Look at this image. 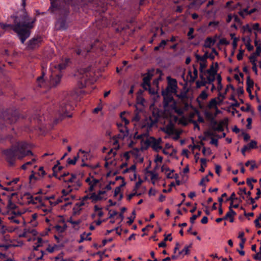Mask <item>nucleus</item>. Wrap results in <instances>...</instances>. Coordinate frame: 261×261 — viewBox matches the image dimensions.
Here are the masks:
<instances>
[{
    "label": "nucleus",
    "instance_id": "obj_19",
    "mask_svg": "<svg viewBox=\"0 0 261 261\" xmlns=\"http://www.w3.org/2000/svg\"><path fill=\"white\" fill-rule=\"evenodd\" d=\"M216 42L215 38H213L211 37H207L205 41L203 46L205 48H211Z\"/></svg>",
    "mask_w": 261,
    "mask_h": 261
},
{
    "label": "nucleus",
    "instance_id": "obj_51",
    "mask_svg": "<svg viewBox=\"0 0 261 261\" xmlns=\"http://www.w3.org/2000/svg\"><path fill=\"white\" fill-rule=\"evenodd\" d=\"M256 56L254 55V54H252L249 58V59L250 61V62L251 63V64H254V63H256Z\"/></svg>",
    "mask_w": 261,
    "mask_h": 261
},
{
    "label": "nucleus",
    "instance_id": "obj_28",
    "mask_svg": "<svg viewBox=\"0 0 261 261\" xmlns=\"http://www.w3.org/2000/svg\"><path fill=\"white\" fill-rule=\"evenodd\" d=\"M249 150L256 149L257 148V142L254 140H251L250 143L246 145Z\"/></svg>",
    "mask_w": 261,
    "mask_h": 261
},
{
    "label": "nucleus",
    "instance_id": "obj_34",
    "mask_svg": "<svg viewBox=\"0 0 261 261\" xmlns=\"http://www.w3.org/2000/svg\"><path fill=\"white\" fill-rule=\"evenodd\" d=\"M247 87L252 88L254 85V82L251 79L250 76H248L246 81Z\"/></svg>",
    "mask_w": 261,
    "mask_h": 261
},
{
    "label": "nucleus",
    "instance_id": "obj_25",
    "mask_svg": "<svg viewBox=\"0 0 261 261\" xmlns=\"http://www.w3.org/2000/svg\"><path fill=\"white\" fill-rule=\"evenodd\" d=\"M90 199L92 200V203H95L98 201L101 200L102 199V197L96 194L95 193H92L90 195Z\"/></svg>",
    "mask_w": 261,
    "mask_h": 261
},
{
    "label": "nucleus",
    "instance_id": "obj_60",
    "mask_svg": "<svg viewBox=\"0 0 261 261\" xmlns=\"http://www.w3.org/2000/svg\"><path fill=\"white\" fill-rule=\"evenodd\" d=\"M168 42V40H162L159 45V47L162 48H164Z\"/></svg>",
    "mask_w": 261,
    "mask_h": 261
},
{
    "label": "nucleus",
    "instance_id": "obj_61",
    "mask_svg": "<svg viewBox=\"0 0 261 261\" xmlns=\"http://www.w3.org/2000/svg\"><path fill=\"white\" fill-rule=\"evenodd\" d=\"M259 198V196H256L254 198H253L251 197H249L248 199L250 201V204H254L255 201L258 200Z\"/></svg>",
    "mask_w": 261,
    "mask_h": 261
},
{
    "label": "nucleus",
    "instance_id": "obj_56",
    "mask_svg": "<svg viewBox=\"0 0 261 261\" xmlns=\"http://www.w3.org/2000/svg\"><path fill=\"white\" fill-rule=\"evenodd\" d=\"M242 135L243 136L244 140L245 142L248 141L250 139V136L249 134L245 133V132H241Z\"/></svg>",
    "mask_w": 261,
    "mask_h": 261
},
{
    "label": "nucleus",
    "instance_id": "obj_11",
    "mask_svg": "<svg viewBox=\"0 0 261 261\" xmlns=\"http://www.w3.org/2000/svg\"><path fill=\"white\" fill-rule=\"evenodd\" d=\"M154 69H148L147 72L142 74V76H143V82L141 84V86L144 89V90H147V87H150V81L154 75Z\"/></svg>",
    "mask_w": 261,
    "mask_h": 261
},
{
    "label": "nucleus",
    "instance_id": "obj_53",
    "mask_svg": "<svg viewBox=\"0 0 261 261\" xmlns=\"http://www.w3.org/2000/svg\"><path fill=\"white\" fill-rule=\"evenodd\" d=\"M219 44L221 45H228L229 41H227L225 38H223L220 39Z\"/></svg>",
    "mask_w": 261,
    "mask_h": 261
},
{
    "label": "nucleus",
    "instance_id": "obj_29",
    "mask_svg": "<svg viewBox=\"0 0 261 261\" xmlns=\"http://www.w3.org/2000/svg\"><path fill=\"white\" fill-rule=\"evenodd\" d=\"M200 161L201 162V167L199 171L201 172H203L205 170L204 168L206 167L207 160L205 158H201Z\"/></svg>",
    "mask_w": 261,
    "mask_h": 261
},
{
    "label": "nucleus",
    "instance_id": "obj_48",
    "mask_svg": "<svg viewBox=\"0 0 261 261\" xmlns=\"http://www.w3.org/2000/svg\"><path fill=\"white\" fill-rule=\"evenodd\" d=\"M205 137V133H204L203 135H200L198 137L200 139V141L199 142H198L197 143H198L199 145L202 146L203 147H204V143L203 142V141H207V140H203L202 138Z\"/></svg>",
    "mask_w": 261,
    "mask_h": 261
},
{
    "label": "nucleus",
    "instance_id": "obj_18",
    "mask_svg": "<svg viewBox=\"0 0 261 261\" xmlns=\"http://www.w3.org/2000/svg\"><path fill=\"white\" fill-rule=\"evenodd\" d=\"M218 69V63L217 62H216L215 63V67L214 66V65L212 64L210 66V68L206 70V72L210 76H214V75H217Z\"/></svg>",
    "mask_w": 261,
    "mask_h": 261
},
{
    "label": "nucleus",
    "instance_id": "obj_12",
    "mask_svg": "<svg viewBox=\"0 0 261 261\" xmlns=\"http://www.w3.org/2000/svg\"><path fill=\"white\" fill-rule=\"evenodd\" d=\"M167 79L168 81V85L166 89L163 90L162 91L165 92L166 93L176 94V93H177L178 88L176 80L173 79L170 76H168Z\"/></svg>",
    "mask_w": 261,
    "mask_h": 261
},
{
    "label": "nucleus",
    "instance_id": "obj_43",
    "mask_svg": "<svg viewBox=\"0 0 261 261\" xmlns=\"http://www.w3.org/2000/svg\"><path fill=\"white\" fill-rule=\"evenodd\" d=\"M142 182V180L140 178H139V180L135 184L133 191H136L139 188Z\"/></svg>",
    "mask_w": 261,
    "mask_h": 261
},
{
    "label": "nucleus",
    "instance_id": "obj_47",
    "mask_svg": "<svg viewBox=\"0 0 261 261\" xmlns=\"http://www.w3.org/2000/svg\"><path fill=\"white\" fill-rule=\"evenodd\" d=\"M239 190L240 191H243V193L247 195V197L248 199L249 198V197H251L250 196L251 195V192L250 191L246 192V188H240L239 189Z\"/></svg>",
    "mask_w": 261,
    "mask_h": 261
},
{
    "label": "nucleus",
    "instance_id": "obj_54",
    "mask_svg": "<svg viewBox=\"0 0 261 261\" xmlns=\"http://www.w3.org/2000/svg\"><path fill=\"white\" fill-rule=\"evenodd\" d=\"M76 176L74 174H71V177L68 180L64 179L65 182H73L74 180L76 178Z\"/></svg>",
    "mask_w": 261,
    "mask_h": 261
},
{
    "label": "nucleus",
    "instance_id": "obj_9",
    "mask_svg": "<svg viewBox=\"0 0 261 261\" xmlns=\"http://www.w3.org/2000/svg\"><path fill=\"white\" fill-rule=\"evenodd\" d=\"M161 142V138L156 139L153 137H150L144 142V144L146 146L144 149H147L149 147H151L155 151L158 152L162 149V147L160 145Z\"/></svg>",
    "mask_w": 261,
    "mask_h": 261
},
{
    "label": "nucleus",
    "instance_id": "obj_37",
    "mask_svg": "<svg viewBox=\"0 0 261 261\" xmlns=\"http://www.w3.org/2000/svg\"><path fill=\"white\" fill-rule=\"evenodd\" d=\"M177 107V106L176 101H175V100H174V101L171 102V104L169 103V106L168 108V109H169L171 110L174 111Z\"/></svg>",
    "mask_w": 261,
    "mask_h": 261
},
{
    "label": "nucleus",
    "instance_id": "obj_23",
    "mask_svg": "<svg viewBox=\"0 0 261 261\" xmlns=\"http://www.w3.org/2000/svg\"><path fill=\"white\" fill-rule=\"evenodd\" d=\"M170 136H172L174 140H177L180 135L183 132H164Z\"/></svg>",
    "mask_w": 261,
    "mask_h": 261
},
{
    "label": "nucleus",
    "instance_id": "obj_52",
    "mask_svg": "<svg viewBox=\"0 0 261 261\" xmlns=\"http://www.w3.org/2000/svg\"><path fill=\"white\" fill-rule=\"evenodd\" d=\"M137 103L142 106L144 105L145 99L141 96H138L137 98Z\"/></svg>",
    "mask_w": 261,
    "mask_h": 261
},
{
    "label": "nucleus",
    "instance_id": "obj_2",
    "mask_svg": "<svg viewBox=\"0 0 261 261\" xmlns=\"http://www.w3.org/2000/svg\"><path fill=\"white\" fill-rule=\"evenodd\" d=\"M74 102L71 96L67 95L61 101L57 113L55 116L47 117L46 120L45 116H41L40 114H35L30 118V121L32 124H37L38 130H45L53 128L60 121L66 117L70 118L72 114L70 112L74 109Z\"/></svg>",
    "mask_w": 261,
    "mask_h": 261
},
{
    "label": "nucleus",
    "instance_id": "obj_27",
    "mask_svg": "<svg viewBox=\"0 0 261 261\" xmlns=\"http://www.w3.org/2000/svg\"><path fill=\"white\" fill-rule=\"evenodd\" d=\"M147 173H149L151 175V180H152V183L154 185L155 181L153 180L157 179L158 178V174L154 171H147Z\"/></svg>",
    "mask_w": 261,
    "mask_h": 261
},
{
    "label": "nucleus",
    "instance_id": "obj_1",
    "mask_svg": "<svg viewBox=\"0 0 261 261\" xmlns=\"http://www.w3.org/2000/svg\"><path fill=\"white\" fill-rule=\"evenodd\" d=\"M50 6L49 10L56 15V25L58 30L67 29L69 24L74 19V13L80 8L86 6L92 10L98 12L100 15L96 20L95 26L98 29L107 27L111 24V21L102 15L107 10L103 0H49Z\"/></svg>",
    "mask_w": 261,
    "mask_h": 261
},
{
    "label": "nucleus",
    "instance_id": "obj_36",
    "mask_svg": "<svg viewBox=\"0 0 261 261\" xmlns=\"http://www.w3.org/2000/svg\"><path fill=\"white\" fill-rule=\"evenodd\" d=\"M60 164V161H57V164L56 165H55L54 166V167H53V173L52 176L55 177L56 178H57L58 179H59V177L58 176V174H57V171L56 170V169L58 167V165H59Z\"/></svg>",
    "mask_w": 261,
    "mask_h": 261
},
{
    "label": "nucleus",
    "instance_id": "obj_32",
    "mask_svg": "<svg viewBox=\"0 0 261 261\" xmlns=\"http://www.w3.org/2000/svg\"><path fill=\"white\" fill-rule=\"evenodd\" d=\"M7 208L10 210H15L17 208V205L13 202L11 199H9Z\"/></svg>",
    "mask_w": 261,
    "mask_h": 261
},
{
    "label": "nucleus",
    "instance_id": "obj_15",
    "mask_svg": "<svg viewBox=\"0 0 261 261\" xmlns=\"http://www.w3.org/2000/svg\"><path fill=\"white\" fill-rule=\"evenodd\" d=\"M162 95L163 96V107L165 110L167 111L169 106V103H171L175 99L172 95V93L162 91Z\"/></svg>",
    "mask_w": 261,
    "mask_h": 261
},
{
    "label": "nucleus",
    "instance_id": "obj_49",
    "mask_svg": "<svg viewBox=\"0 0 261 261\" xmlns=\"http://www.w3.org/2000/svg\"><path fill=\"white\" fill-rule=\"evenodd\" d=\"M217 105V101L216 100V99L213 98L211 99V100L209 102V107L210 108H213L216 107Z\"/></svg>",
    "mask_w": 261,
    "mask_h": 261
},
{
    "label": "nucleus",
    "instance_id": "obj_58",
    "mask_svg": "<svg viewBox=\"0 0 261 261\" xmlns=\"http://www.w3.org/2000/svg\"><path fill=\"white\" fill-rule=\"evenodd\" d=\"M9 220L11 221V222L16 223V224H19L20 221L19 220L16 219L15 216H11L9 217Z\"/></svg>",
    "mask_w": 261,
    "mask_h": 261
},
{
    "label": "nucleus",
    "instance_id": "obj_44",
    "mask_svg": "<svg viewBox=\"0 0 261 261\" xmlns=\"http://www.w3.org/2000/svg\"><path fill=\"white\" fill-rule=\"evenodd\" d=\"M174 112L176 113L178 116H182L184 114V110L182 108L177 107Z\"/></svg>",
    "mask_w": 261,
    "mask_h": 261
},
{
    "label": "nucleus",
    "instance_id": "obj_33",
    "mask_svg": "<svg viewBox=\"0 0 261 261\" xmlns=\"http://www.w3.org/2000/svg\"><path fill=\"white\" fill-rule=\"evenodd\" d=\"M190 247H191V245L186 246L181 251H180L178 252V255H179L180 254H182L184 253L185 255H187V254H189V253H190L189 248Z\"/></svg>",
    "mask_w": 261,
    "mask_h": 261
},
{
    "label": "nucleus",
    "instance_id": "obj_24",
    "mask_svg": "<svg viewBox=\"0 0 261 261\" xmlns=\"http://www.w3.org/2000/svg\"><path fill=\"white\" fill-rule=\"evenodd\" d=\"M195 57L197 61H200L202 62H207V59H208L207 51H205L204 55L202 56L196 54Z\"/></svg>",
    "mask_w": 261,
    "mask_h": 261
},
{
    "label": "nucleus",
    "instance_id": "obj_22",
    "mask_svg": "<svg viewBox=\"0 0 261 261\" xmlns=\"http://www.w3.org/2000/svg\"><path fill=\"white\" fill-rule=\"evenodd\" d=\"M90 235H91V232H89L88 233H86V232H83L81 234L80 239V240L78 241V242L79 243H81L85 240L91 241L92 240V238L91 237H89Z\"/></svg>",
    "mask_w": 261,
    "mask_h": 261
},
{
    "label": "nucleus",
    "instance_id": "obj_30",
    "mask_svg": "<svg viewBox=\"0 0 261 261\" xmlns=\"http://www.w3.org/2000/svg\"><path fill=\"white\" fill-rule=\"evenodd\" d=\"M202 153L203 155H210L212 153V150L210 147H203L202 149Z\"/></svg>",
    "mask_w": 261,
    "mask_h": 261
},
{
    "label": "nucleus",
    "instance_id": "obj_14",
    "mask_svg": "<svg viewBox=\"0 0 261 261\" xmlns=\"http://www.w3.org/2000/svg\"><path fill=\"white\" fill-rule=\"evenodd\" d=\"M203 132L205 133V137L202 139L207 140L211 139L210 143L217 147L218 146V139L219 138L218 136L216 135L217 132Z\"/></svg>",
    "mask_w": 261,
    "mask_h": 261
},
{
    "label": "nucleus",
    "instance_id": "obj_38",
    "mask_svg": "<svg viewBox=\"0 0 261 261\" xmlns=\"http://www.w3.org/2000/svg\"><path fill=\"white\" fill-rule=\"evenodd\" d=\"M207 84V81H197L196 82V88H200L202 86H204L206 85V84Z\"/></svg>",
    "mask_w": 261,
    "mask_h": 261
},
{
    "label": "nucleus",
    "instance_id": "obj_4",
    "mask_svg": "<svg viewBox=\"0 0 261 261\" xmlns=\"http://www.w3.org/2000/svg\"><path fill=\"white\" fill-rule=\"evenodd\" d=\"M28 144L25 142H18L11 148L4 150L3 154L9 166L14 165L16 158L22 159L25 156L33 155L30 150H27Z\"/></svg>",
    "mask_w": 261,
    "mask_h": 261
},
{
    "label": "nucleus",
    "instance_id": "obj_35",
    "mask_svg": "<svg viewBox=\"0 0 261 261\" xmlns=\"http://www.w3.org/2000/svg\"><path fill=\"white\" fill-rule=\"evenodd\" d=\"M226 217L230 218L237 215V213L231 208V206L229 207V211L226 213Z\"/></svg>",
    "mask_w": 261,
    "mask_h": 261
},
{
    "label": "nucleus",
    "instance_id": "obj_7",
    "mask_svg": "<svg viewBox=\"0 0 261 261\" xmlns=\"http://www.w3.org/2000/svg\"><path fill=\"white\" fill-rule=\"evenodd\" d=\"M19 111L16 109H9L3 111L0 116V123L12 124L15 123L20 117Z\"/></svg>",
    "mask_w": 261,
    "mask_h": 261
},
{
    "label": "nucleus",
    "instance_id": "obj_16",
    "mask_svg": "<svg viewBox=\"0 0 261 261\" xmlns=\"http://www.w3.org/2000/svg\"><path fill=\"white\" fill-rule=\"evenodd\" d=\"M133 11L134 10L132 7L131 6L128 5L124 9H122L121 12H120V14L121 16V17L123 19V20L127 21L128 18L133 14Z\"/></svg>",
    "mask_w": 261,
    "mask_h": 261
},
{
    "label": "nucleus",
    "instance_id": "obj_8",
    "mask_svg": "<svg viewBox=\"0 0 261 261\" xmlns=\"http://www.w3.org/2000/svg\"><path fill=\"white\" fill-rule=\"evenodd\" d=\"M162 115V112L158 109L153 110L151 116L146 118L144 122V126L147 128V130L156 124Z\"/></svg>",
    "mask_w": 261,
    "mask_h": 261
},
{
    "label": "nucleus",
    "instance_id": "obj_40",
    "mask_svg": "<svg viewBox=\"0 0 261 261\" xmlns=\"http://www.w3.org/2000/svg\"><path fill=\"white\" fill-rule=\"evenodd\" d=\"M209 179L207 177V176H206L205 177H203V178H202V179H201V180L200 181L199 183V186H204V187H205V184H204V182L205 181H209Z\"/></svg>",
    "mask_w": 261,
    "mask_h": 261
},
{
    "label": "nucleus",
    "instance_id": "obj_42",
    "mask_svg": "<svg viewBox=\"0 0 261 261\" xmlns=\"http://www.w3.org/2000/svg\"><path fill=\"white\" fill-rule=\"evenodd\" d=\"M35 161L36 160L35 159H33L31 161L27 162L26 163L21 166V169L23 170H26L27 169L28 166L32 165V163Z\"/></svg>",
    "mask_w": 261,
    "mask_h": 261
},
{
    "label": "nucleus",
    "instance_id": "obj_21",
    "mask_svg": "<svg viewBox=\"0 0 261 261\" xmlns=\"http://www.w3.org/2000/svg\"><path fill=\"white\" fill-rule=\"evenodd\" d=\"M193 67L194 69V75H192L191 71L189 70L188 72V75L190 76V81L191 82H194L198 77V70L197 69L196 66L195 65H193Z\"/></svg>",
    "mask_w": 261,
    "mask_h": 261
},
{
    "label": "nucleus",
    "instance_id": "obj_26",
    "mask_svg": "<svg viewBox=\"0 0 261 261\" xmlns=\"http://www.w3.org/2000/svg\"><path fill=\"white\" fill-rule=\"evenodd\" d=\"M188 92V90H187L186 91H181L179 94H177L176 93V94H175V95L179 99L184 100V99L187 98Z\"/></svg>",
    "mask_w": 261,
    "mask_h": 261
},
{
    "label": "nucleus",
    "instance_id": "obj_20",
    "mask_svg": "<svg viewBox=\"0 0 261 261\" xmlns=\"http://www.w3.org/2000/svg\"><path fill=\"white\" fill-rule=\"evenodd\" d=\"M203 2L204 0H193L190 4L189 7L192 9H198Z\"/></svg>",
    "mask_w": 261,
    "mask_h": 261
},
{
    "label": "nucleus",
    "instance_id": "obj_63",
    "mask_svg": "<svg viewBox=\"0 0 261 261\" xmlns=\"http://www.w3.org/2000/svg\"><path fill=\"white\" fill-rule=\"evenodd\" d=\"M261 53V46L259 45L258 46H257L256 48V51L255 53H253V54L256 55V56H260V54Z\"/></svg>",
    "mask_w": 261,
    "mask_h": 261
},
{
    "label": "nucleus",
    "instance_id": "obj_17",
    "mask_svg": "<svg viewBox=\"0 0 261 261\" xmlns=\"http://www.w3.org/2000/svg\"><path fill=\"white\" fill-rule=\"evenodd\" d=\"M62 75L60 74H51L50 77V84L53 87L56 86L61 81Z\"/></svg>",
    "mask_w": 261,
    "mask_h": 261
},
{
    "label": "nucleus",
    "instance_id": "obj_57",
    "mask_svg": "<svg viewBox=\"0 0 261 261\" xmlns=\"http://www.w3.org/2000/svg\"><path fill=\"white\" fill-rule=\"evenodd\" d=\"M208 95L205 91H203L199 95V97L203 100L207 98Z\"/></svg>",
    "mask_w": 261,
    "mask_h": 261
},
{
    "label": "nucleus",
    "instance_id": "obj_46",
    "mask_svg": "<svg viewBox=\"0 0 261 261\" xmlns=\"http://www.w3.org/2000/svg\"><path fill=\"white\" fill-rule=\"evenodd\" d=\"M113 240L112 238H110L109 239H104L102 241V244L99 245V247H102L105 246L108 242H111Z\"/></svg>",
    "mask_w": 261,
    "mask_h": 261
},
{
    "label": "nucleus",
    "instance_id": "obj_45",
    "mask_svg": "<svg viewBox=\"0 0 261 261\" xmlns=\"http://www.w3.org/2000/svg\"><path fill=\"white\" fill-rule=\"evenodd\" d=\"M66 228V226H65L63 227L59 225H57L55 226V228L57 231L60 232H63Z\"/></svg>",
    "mask_w": 261,
    "mask_h": 261
},
{
    "label": "nucleus",
    "instance_id": "obj_3",
    "mask_svg": "<svg viewBox=\"0 0 261 261\" xmlns=\"http://www.w3.org/2000/svg\"><path fill=\"white\" fill-rule=\"evenodd\" d=\"M36 21V18L30 17L25 11H23L21 14L15 17L14 24L0 23V27L4 30L10 29L13 30L17 34L21 43L23 44L30 37L31 30L34 27Z\"/></svg>",
    "mask_w": 261,
    "mask_h": 261
},
{
    "label": "nucleus",
    "instance_id": "obj_55",
    "mask_svg": "<svg viewBox=\"0 0 261 261\" xmlns=\"http://www.w3.org/2000/svg\"><path fill=\"white\" fill-rule=\"evenodd\" d=\"M126 211V208L125 207H123L121 208V213L119 214L118 217L121 219V221H122L124 218L123 213Z\"/></svg>",
    "mask_w": 261,
    "mask_h": 261
},
{
    "label": "nucleus",
    "instance_id": "obj_10",
    "mask_svg": "<svg viewBox=\"0 0 261 261\" xmlns=\"http://www.w3.org/2000/svg\"><path fill=\"white\" fill-rule=\"evenodd\" d=\"M43 42V37L40 35L34 36L27 43V48L29 50H34L38 48Z\"/></svg>",
    "mask_w": 261,
    "mask_h": 261
},
{
    "label": "nucleus",
    "instance_id": "obj_59",
    "mask_svg": "<svg viewBox=\"0 0 261 261\" xmlns=\"http://www.w3.org/2000/svg\"><path fill=\"white\" fill-rule=\"evenodd\" d=\"M199 71H201L202 69H204L207 67V62H201L199 64Z\"/></svg>",
    "mask_w": 261,
    "mask_h": 261
},
{
    "label": "nucleus",
    "instance_id": "obj_41",
    "mask_svg": "<svg viewBox=\"0 0 261 261\" xmlns=\"http://www.w3.org/2000/svg\"><path fill=\"white\" fill-rule=\"evenodd\" d=\"M238 198L236 197V194L234 192H233L230 196L226 199L227 201H230L231 202V204L233 203L234 200H238Z\"/></svg>",
    "mask_w": 261,
    "mask_h": 261
},
{
    "label": "nucleus",
    "instance_id": "obj_5",
    "mask_svg": "<svg viewBox=\"0 0 261 261\" xmlns=\"http://www.w3.org/2000/svg\"><path fill=\"white\" fill-rule=\"evenodd\" d=\"M92 46L90 49H82L80 47L74 48L71 53V58H66L64 62L58 64V69L61 71L66 68L68 65L71 63V60H74L78 64L84 62V60L88 54L91 51Z\"/></svg>",
    "mask_w": 261,
    "mask_h": 261
},
{
    "label": "nucleus",
    "instance_id": "obj_6",
    "mask_svg": "<svg viewBox=\"0 0 261 261\" xmlns=\"http://www.w3.org/2000/svg\"><path fill=\"white\" fill-rule=\"evenodd\" d=\"M205 116L213 128L212 130H224L226 128L228 130V120L224 119L217 121L213 114L210 112H205Z\"/></svg>",
    "mask_w": 261,
    "mask_h": 261
},
{
    "label": "nucleus",
    "instance_id": "obj_50",
    "mask_svg": "<svg viewBox=\"0 0 261 261\" xmlns=\"http://www.w3.org/2000/svg\"><path fill=\"white\" fill-rule=\"evenodd\" d=\"M216 75H214V76H211L210 75L207 77V84H212L214 81L215 80V77Z\"/></svg>",
    "mask_w": 261,
    "mask_h": 261
},
{
    "label": "nucleus",
    "instance_id": "obj_13",
    "mask_svg": "<svg viewBox=\"0 0 261 261\" xmlns=\"http://www.w3.org/2000/svg\"><path fill=\"white\" fill-rule=\"evenodd\" d=\"M90 70V66H89L87 68H82L80 70L79 73L82 74L80 81L81 85V88L85 87L86 84L88 83L89 80V76L91 75L89 73Z\"/></svg>",
    "mask_w": 261,
    "mask_h": 261
},
{
    "label": "nucleus",
    "instance_id": "obj_62",
    "mask_svg": "<svg viewBox=\"0 0 261 261\" xmlns=\"http://www.w3.org/2000/svg\"><path fill=\"white\" fill-rule=\"evenodd\" d=\"M244 51L240 50L239 54L237 55V59L239 61L242 60Z\"/></svg>",
    "mask_w": 261,
    "mask_h": 261
},
{
    "label": "nucleus",
    "instance_id": "obj_64",
    "mask_svg": "<svg viewBox=\"0 0 261 261\" xmlns=\"http://www.w3.org/2000/svg\"><path fill=\"white\" fill-rule=\"evenodd\" d=\"M260 219L258 218H256L254 221V223L256 228H261V224L259 223Z\"/></svg>",
    "mask_w": 261,
    "mask_h": 261
},
{
    "label": "nucleus",
    "instance_id": "obj_39",
    "mask_svg": "<svg viewBox=\"0 0 261 261\" xmlns=\"http://www.w3.org/2000/svg\"><path fill=\"white\" fill-rule=\"evenodd\" d=\"M44 75V73L42 72V75L39 77H38L37 79V83L38 84V86L41 87L42 86V84H43L44 82L43 76Z\"/></svg>",
    "mask_w": 261,
    "mask_h": 261
},
{
    "label": "nucleus",
    "instance_id": "obj_31",
    "mask_svg": "<svg viewBox=\"0 0 261 261\" xmlns=\"http://www.w3.org/2000/svg\"><path fill=\"white\" fill-rule=\"evenodd\" d=\"M194 32V29L193 28H190L189 30L187 33V36L189 40H192L195 38V36L193 35Z\"/></svg>",
    "mask_w": 261,
    "mask_h": 261
}]
</instances>
